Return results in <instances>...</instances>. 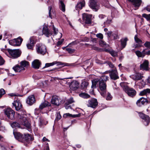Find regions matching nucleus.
Here are the masks:
<instances>
[{
    "label": "nucleus",
    "mask_w": 150,
    "mask_h": 150,
    "mask_svg": "<svg viewBox=\"0 0 150 150\" xmlns=\"http://www.w3.org/2000/svg\"><path fill=\"white\" fill-rule=\"evenodd\" d=\"M19 122V123H18L16 122H14L11 123V126L13 128H20V125H22L28 128L30 127V124L28 122L25 116H21L20 118Z\"/></svg>",
    "instance_id": "nucleus-1"
},
{
    "label": "nucleus",
    "mask_w": 150,
    "mask_h": 150,
    "mask_svg": "<svg viewBox=\"0 0 150 150\" xmlns=\"http://www.w3.org/2000/svg\"><path fill=\"white\" fill-rule=\"evenodd\" d=\"M2 51L4 52L6 54L7 51L13 58H16L19 57L21 54V52L19 49L11 50L7 49V50H3Z\"/></svg>",
    "instance_id": "nucleus-2"
},
{
    "label": "nucleus",
    "mask_w": 150,
    "mask_h": 150,
    "mask_svg": "<svg viewBox=\"0 0 150 150\" xmlns=\"http://www.w3.org/2000/svg\"><path fill=\"white\" fill-rule=\"evenodd\" d=\"M36 50L38 53L43 55L47 52L46 46L42 43H39L36 45Z\"/></svg>",
    "instance_id": "nucleus-3"
},
{
    "label": "nucleus",
    "mask_w": 150,
    "mask_h": 150,
    "mask_svg": "<svg viewBox=\"0 0 150 150\" xmlns=\"http://www.w3.org/2000/svg\"><path fill=\"white\" fill-rule=\"evenodd\" d=\"M107 85L105 82H99V87L100 91V93L102 96L103 97L105 96V94L106 92Z\"/></svg>",
    "instance_id": "nucleus-4"
},
{
    "label": "nucleus",
    "mask_w": 150,
    "mask_h": 150,
    "mask_svg": "<svg viewBox=\"0 0 150 150\" xmlns=\"http://www.w3.org/2000/svg\"><path fill=\"white\" fill-rule=\"evenodd\" d=\"M5 115L9 119L13 120L14 119L15 111L10 108H7L4 110Z\"/></svg>",
    "instance_id": "nucleus-5"
},
{
    "label": "nucleus",
    "mask_w": 150,
    "mask_h": 150,
    "mask_svg": "<svg viewBox=\"0 0 150 150\" xmlns=\"http://www.w3.org/2000/svg\"><path fill=\"white\" fill-rule=\"evenodd\" d=\"M123 88L124 90L129 96L132 97L136 94V91L132 88H129L127 86H124Z\"/></svg>",
    "instance_id": "nucleus-6"
},
{
    "label": "nucleus",
    "mask_w": 150,
    "mask_h": 150,
    "mask_svg": "<svg viewBox=\"0 0 150 150\" xmlns=\"http://www.w3.org/2000/svg\"><path fill=\"white\" fill-rule=\"evenodd\" d=\"M90 7L94 11H97L100 7L99 5L98 4L96 0H90Z\"/></svg>",
    "instance_id": "nucleus-7"
},
{
    "label": "nucleus",
    "mask_w": 150,
    "mask_h": 150,
    "mask_svg": "<svg viewBox=\"0 0 150 150\" xmlns=\"http://www.w3.org/2000/svg\"><path fill=\"white\" fill-rule=\"evenodd\" d=\"M134 40L136 44H134L133 47L135 48L140 47L142 46L143 43L142 40L138 38V35H135L134 37Z\"/></svg>",
    "instance_id": "nucleus-8"
},
{
    "label": "nucleus",
    "mask_w": 150,
    "mask_h": 150,
    "mask_svg": "<svg viewBox=\"0 0 150 150\" xmlns=\"http://www.w3.org/2000/svg\"><path fill=\"white\" fill-rule=\"evenodd\" d=\"M139 117L144 120V123L145 125H147L150 122V117L147 115L142 113L139 112Z\"/></svg>",
    "instance_id": "nucleus-9"
},
{
    "label": "nucleus",
    "mask_w": 150,
    "mask_h": 150,
    "mask_svg": "<svg viewBox=\"0 0 150 150\" xmlns=\"http://www.w3.org/2000/svg\"><path fill=\"white\" fill-rule=\"evenodd\" d=\"M22 41L23 39L19 37L13 40H10L9 42L10 44L11 45L14 46H19L21 45Z\"/></svg>",
    "instance_id": "nucleus-10"
},
{
    "label": "nucleus",
    "mask_w": 150,
    "mask_h": 150,
    "mask_svg": "<svg viewBox=\"0 0 150 150\" xmlns=\"http://www.w3.org/2000/svg\"><path fill=\"white\" fill-rule=\"evenodd\" d=\"M130 2L132 5L135 8V9H138L142 3V0H127Z\"/></svg>",
    "instance_id": "nucleus-11"
},
{
    "label": "nucleus",
    "mask_w": 150,
    "mask_h": 150,
    "mask_svg": "<svg viewBox=\"0 0 150 150\" xmlns=\"http://www.w3.org/2000/svg\"><path fill=\"white\" fill-rule=\"evenodd\" d=\"M92 15L91 14L84 13L83 14V20L87 24H91V18Z\"/></svg>",
    "instance_id": "nucleus-12"
},
{
    "label": "nucleus",
    "mask_w": 150,
    "mask_h": 150,
    "mask_svg": "<svg viewBox=\"0 0 150 150\" xmlns=\"http://www.w3.org/2000/svg\"><path fill=\"white\" fill-rule=\"evenodd\" d=\"M88 106L93 108H96L98 104L97 99L94 98L88 100Z\"/></svg>",
    "instance_id": "nucleus-13"
},
{
    "label": "nucleus",
    "mask_w": 150,
    "mask_h": 150,
    "mask_svg": "<svg viewBox=\"0 0 150 150\" xmlns=\"http://www.w3.org/2000/svg\"><path fill=\"white\" fill-rule=\"evenodd\" d=\"M110 76L111 79L114 80H115L119 78L117 71L115 69L112 70L110 72Z\"/></svg>",
    "instance_id": "nucleus-14"
},
{
    "label": "nucleus",
    "mask_w": 150,
    "mask_h": 150,
    "mask_svg": "<svg viewBox=\"0 0 150 150\" xmlns=\"http://www.w3.org/2000/svg\"><path fill=\"white\" fill-rule=\"evenodd\" d=\"M13 106L15 107V109L17 111L21 110L22 108V105L19 100L14 101L12 103Z\"/></svg>",
    "instance_id": "nucleus-15"
},
{
    "label": "nucleus",
    "mask_w": 150,
    "mask_h": 150,
    "mask_svg": "<svg viewBox=\"0 0 150 150\" xmlns=\"http://www.w3.org/2000/svg\"><path fill=\"white\" fill-rule=\"evenodd\" d=\"M35 96L33 95L29 96L27 98L26 102L30 105H32L35 102Z\"/></svg>",
    "instance_id": "nucleus-16"
},
{
    "label": "nucleus",
    "mask_w": 150,
    "mask_h": 150,
    "mask_svg": "<svg viewBox=\"0 0 150 150\" xmlns=\"http://www.w3.org/2000/svg\"><path fill=\"white\" fill-rule=\"evenodd\" d=\"M42 33L43 34L47 37H49L52 34V32L46 26L43 28Z\"/></svg>",
    "instance_id": "nucleus-17"
},
{
    "label": "nucleus",
    "mask_w": 150,
    "mask_h": 150,
    "mask_svg": "<svg viewBox=\"0 0 150 150\" xmlns=\"http://www.w3.org/2000/svg\"><path fill=\"white\" fill-rule=\"evenodd\" d=\"M107 34L109 37L110 38L112 37L114 40L117 39L119 38L118 35V33L117 32H115L112 33V32L109 31L107 33Z\"/></svg>",
    "instance_id": "nucleus-18"
},
{
    "label": "nucleus",
    "mask_w": 150,
    "mask_h": 150,
    "mask_svg": "<svg viewBox=\"0 0 150 150\" xmlns=\"http://www.w3.org/2000/svg\"><path fill=\"white\" fill-rule=\"evenodd\" d=\"M35 38L34 37H32L30 38V42L26 45L28 49H32L35 43L34 42V40Z\"/></svg>",
    "instance_id": "nucleus-19"
},
{
    "label": "nucleus",
    "mask_w": 150,
    "mask_h": 150,
    "mask_svg": "<svg viewBox=\"0 0 150 150\" xmlns=\"http://www.w3.org/2000/svg\"><path fill=\"white\" fill-rule=\"evenodd\" d=\"M13 134L15 138L18 140L19 141L21 142H23V135L21 134L19 132H13Z\"/></svg>",
    "instance_id": "nucleus-20"
},
{
    "label": "nucleus",
    "mask_w": 150,
    "mask_h": 150,
    "mask_svg": "<svg viewBox=\"0 0 150 150\" xmlns=\"http://www.w3.org/2000/svg\"><path fill=\"white\" fill-rule=\"evenodd\" d=\"M13 69L16 72H22L25 69V68L22 67L20 65H16L13 68Z\"/></svg>",
    "instance_id": "nucleus-21"
},
{
    "label": "nucleus",
    "mask_w": 150,
    "mask_h": 150,
    "mask_svg": "<svg viewBox=\"0 0 150 150\" xmlns=\"http://www.w3.org/2000/svg\"><path fill=\"white\" fill-rule=\"evenodd\" d=\"M85 5V2L84 0H81L75 6L76 9L77 10L81 9Z\"/></svg>",
    "instance_id": "nucleus-22"
},
{
    "label": "nucleus",
    "mask_w": 150,
    "mask_h": 150,
    "mask_svg": "<svg viewBox=\"0 0 150 150\" xmlns=\"http://www.w3.org/2000/svg\"><path fill=\"white\" fill-rule=\"evenodd\" d=\"M40 64L41 63L38 60L35 59L32 62V66L35 69H38L39 68Z\"/></svg>",
    "instance_id": "nucleus-23"
},
{
    "label": "nucleus",
    "mask_w": 150,
    "mask_h": 150,
    "mask_svg": "<svg viewBox=\"0 0 150 150\" xmlns=\"http://www.w3.org/2000/svg\"><path fill=\"white\" fill-rule=\"evenodd\" d=\"M130 77L134 80H140L143 76L139 73H136L130 76Z\"/></svg>",
    "instance_id": "nucleus-24"
},
{
    "label": "nucleus",
    "mask_w": 150,
    "mask_h": 150,
    "mask_svg": "<svg viewBox=\"0 0 150 150\" xmlns=\"http://www.w3.org/2000/svg\"><path fill=\"white\" fill-rule=\"evenodd\" d=\"M51 103L52 104L58 106L60 104L59 99L57 96H53L52 97L51 100Z\"/></svg>",
    "instance_id": "nucleus-25"
},
{
    "label": "nucleus",
    "mask_w": 150,
    "mask_h": 150,
    "mask_svg": "<svg viewBox=\"0 0 150 150\" xmlns=\"http://www.w3.org/2000/svg\"><path fill=\"white\" fill-rule=\"evenodd\" d=\"M50 103L47 101H45L44 102L42 103L39 106L40 109L42 110L43 108L50 106Z\"/></svg>",
    "instance_id": "nucleus-26"
},
{
    "label": "nucleus",
    "mask_w": 150,
    "mask_h": 150,
    "mask_svg": "<svg viewBox=\"0 0 150 150\" xmlns=\"http://www.w3.org/2000/svg\"><path fill=\"white\" fill-rule=\"evenodd\" d=\"M149 62L147 60H145L144 63L140 65L141 69L148 70V67Z\"/></svg>",
    "instance_id": "nucleus-27"
},
{
    "label": "nucleus",
    "mask_w": 150,
    "mask_h": 150,
    "mask_svg": "<svg viewBox=\"0 0 150 150\" xmlns=\"http://www.w3.org/2000/svg\"><path fill=\"white\" fill-rule=\"evenodd\" d=\"M50 66H52L55 64H57V65H62V67L66 66L65 64L61 62L54 61L52 62L49 63Z\"/></svg>",
    "instance_id": "nucleus-28"
},
{
    "label": "nucleus",
    "mask_w": 150,
    "mask_h": 150,
    "mask_svg": "<svg viewBox=\"0 0 150 150\" xmlns=\"http://www.w3.org/2000/svg\"><path fill=\"white\" fill-rule=\"evenodd\" d=\"M88 83L86 81H82L81 85V88L84 90H86L88 85Z\"/></svg>",
    "instance_id": "nucleus-29"
},
{
    "label": "nucleus",
    "mask_w": 150,
    "mask_h": 150,
    "mask_svg": "<svg viewBox=\"0 0 150 150\" xmlns=\"http://www.w3.org/2000/svg\"><path fill=\"white\" fill-rule=\"evenodd\" d=\"M144 50H143L142 52L139 50H137L135 51V52L138 57L143 58L145 56L144 53Z\"/></svg>",
    "instance_id": "nucleus-30"
},
{
    "label": "nucleus",
    "mask_w": 150,
    "mask_h": 150,
    "mask_svg": "<svg viewBox=\"0 0 150 150\" xmlns=\"http://www.w3.org/2000/svg\"><path fill=\"white\" fill-rule=\"evenodd\" d=\"M81 115V113H79L78 114L76 115H72L69 113H67L64 114V115L63 116L64 117H66L68 116V117H80Z\"/></svg>",
    "instance_id": "nucleus-31"
},
{
    "label": "nucleus",
    "mask_w": 150,
    "mask_h": 150,
    "mask_svg": "<svg viewBox=\"0 0 150 150\" xmlns=\"http://www.w3.org/2000/svg\"><path fill=\"white\" fill-rule=\"evenodd\" d=\"M150 93V89L149 88H147L144 90L140 92L139 95L141 96H143L147 94Z\"/></svg>",
    "instance_id": "nucleus-32"
},
{
    "label": "nucleus",
    "mask_w": 150,
    "mask_h": 150,
    "mask_svg": "<svg viewBox=\"0 0 150 150\" xmlns=\"http://www.w3.org/2000/svg\"><path fill=\"white\" fill-rule=\"evenodd\" d=\"M19 64L23 68L27 67L29 65V62L26 61L24 60L21 61L20 63Z\"/></svg>",
    "instance_id": "nucleus-33"
},
{
    "label": "nucleus",
    "mask_w": 150,
    "mask_h": 150,
    "mask_svg": "<svg viewBox=\"0 0 150 150\" xmlns=\"http://www.w3.org/2000/svg\"><path fill=\"white\" fill-rule=\"evenodd\" d=\"M59 8L63 12H64L65 11V6L63 2H59Z\"/></svg>",
    "instance_id": "nucleus-34"
},
{
    "label": "nucleus",
    "mask_w": 150,
    "mask_h": 150,
    "mask_svg": "<svg viewBox=\"0 0 150 150\" xmlns=\"http://www.w3.org/2000/svg\"><path fill=\"white\" fill-rule=\"evenodd\" d=\"M79 95L80 97L84 99H88L90 97V95L85 93H81L79 94Z\"/></svg>",
    "instance_id": "nucleus-35"
},
{
    "label": "nucleus",
    "mask_w": 150,
    "mask_h": 150,
    "mask_svg": "<svg viewBox=\"0 0 150 150\" xmlns=\"http://www.w3.org/2000/svg\"><path fill=\"white\" fill-rule=\"evenodd\" d=\"M128 39L127 38H125L121 40V45L122 49L124 48L126 46L127 42Z\"/></svg>",
    "instance_id": "nucleus-36"
},
{
    "label": "nucleus",
    "mask_w": 150,
    "mask_h": 150,
    "mask_svg": "<svg viewBox=\"0 0 150 150\" xmlns=\"http://www.w3.org/2000/svg\"><path fill=\"white\" fill-rule=\"evenodd\" d=\"M23 139L24 140L23 142H28L32 139L29 134H25L24 137L23 136Z\"/></svg>",
    "instance_id": "nucleus-37"
},
{
    "label": "nucleus",
    "mask_w": 150,
    "mask_h": 150,
    "mask_svg": "<svg viewBox=\"0 0 150 150\" xmlns=\"http://www.w3.org/2000/svg\"><path fill=\"white\" fill-rule=\"evenodd\" d=\"M99 79H93L92 81V85L91 86L92 87H96V86L97 83L98 82V84H99Z\"/></svg>",
    "instance_id": "nucleus-38"
},
{
    "label": "nucleus",
    "mask_w": 150,
    "mask_h": 150,
    "mask_svg": "<svg viewBox=\"0 0 150 150\" xmlns=\"http://www.w3.org/2000/svg\"><path fill=\"white\" fill-rule=\"evenodd\" d=\"M104 97L107 100H110L112 98V96L111 95L110 93L108 92L105 94V96Z\"/></svg>",
    "instance_id": "nucleus-39"
},
{
    "label": "nucleus",
    "mask_w": 150,
    "mask_h": 150,
    "mask_svg": "<svg viewBox=\"0 0 150 150\" xmlns=\"http://www.w3.org/2000/svg\"><path fill=\"white\" fill-rule=\"evenodd\" d=\"M108 79V77L106 76H103L99 78V81L105 82L107 81Z\"/></svg>",
    "instance_id": "nucleus-40"
},
{
    "label": "nucleus",
    "mask_w": 150,
    "mask_h": 150,
    "mask_svg": "<svg viewBox=\"0 0 150 150\" xmlns=\"http://www.w3.org/2000/svg\"><path fill=\"white\" fill-rule=\"evenodd\" d=\"M142 16L145 18L147 21H150V14L143 13L142 15Z\"/></svg>",
    "instance_id": "nucleus-41"
},
{
    "label": "nucleus",
    "mask_w": 150,
    "mask_h": 150,
    "mask_svg": "<svg viewBox=\"0 0 150 150\" xmlns=\"http://www.w3.org/2000/svg\"><path fill=\"white\" fill-rule=\"evenodd\" d=\"M143 50H145V51L144 52L145 56V55H150V48H146L144 49Z\"/></svg>",
    "instance_id": "nucleus-42"
},
{
    "label": "nucleus",
    "mask_w": 150,
    "mask_h": 150,
    "mask_svg": "<svg viewBox=\"0 0 150 150\" xmlns=\"http://www.w3.org/2000/svg\"><path fill=\"white\" fill-rule=\"evenodd\" d=\"M66 50L69 54H72L75 51V50L69 48H67L66 49Z\"/></svg>",
    "instance_id": "nucleus-43"
},
{
    "label": "nucleus",
    "mask_w": 150,
    "mask_h": 150,
    "mask_svg": "<svg viewBox=\"0 0 150 150\" xmlns=\"http://www.w3.org/2000/svg\"><path fill=\"white\" fill-rule=\"evenodd\" d=\"M146 85L145 82L143 81H141L139 83V86L140 88L144 87Z\"/></svg>",
    "instance_id": "nucleus-44"
},
{
    "label": "nucleus",
    "mask_w": 150,
    "mask_h": 150,
    "mask_svg": "<svg viewBox=\"0 0 150 150\" xmlns=\"http://www.w3.org/2000/svg\"><path fill=\"white\" fill-rule=\"evenodd\" d=\"M109 53L113 57H115L117 55V52L113 50H111L109 51Z\"/></svg>",
    "instance_id": "nucleus-45"
},
{
    "label": "nucleus",
    "mask_w": 150,
    "mask_h": 150,
    "mask_svg": "<svg viewBox=\"0 0 150 150\" xmlns=\"http://www.w3.org/2000/svg\"><path fill=\"white\" fill-rule=\"evenodd\" d=\"M75 85V86H73L75 89V88H77V86H78V83L75 81H74L72 82L70 85L71 86H73Z\"/></svg>",
    "instance_id": "nucleus-46"
},
{
    "label": "nucleus",
    "mask_w": 150,
    "mask_h": 150,
    "mask_svg": "<svg viewBox=\"0 0 150 150\" xmlns=\"http://www.w3.org/2000/svg\"><path fill=\"white\" fill-rule=\"evenodd\" d=\"M147 100L146 99L144 98L143 97H142L140 98V102L141 103V105H144L145 102H147Z\"/></svg>",
    "instance_id": "nucleus-47"
},
{
    "label": "nucleus",
    "mask_w": 150,
    "mask_h": 150,
    "mask_svg": "<svg viewBox=\"0 0 150 150\" xmlns=\"http://www.w3.org/2000/svg\"><path fill=\"white\" fill-rule=\"evenodd\" d=\"M74 102V101L73 98L71 97L67 101L66 103H67L68 104H69Z\"/></svg>",
    "instance_id": "nucleus-48"
},
{
    "label": "nucleus",
    "mask_w": 150,
    "mask_h": 150,
    "mask_svg": "<svg viewBox=\"0 0 150 150\" xmlns=\"http://www.w3.org/2000/svg\"><path fill=\"white\" fill-rule=\"evenodd\" d=\"M144 46L146 48H150V42L146 41L144 44Z\"/></svg>",
    "instance_id": "nucleus-49"
},
{
    "label": "nucleus",
    "mask_w": 150,
    "mask_h": 150,
    "mask_svg": "<svg viewBox=\"0 0 150 150\" xmlns=\"http://www.w3.org/2000/svg\"><path fill=\"white\" fill-rule=\"evenodd\" d=\"M73 78V77H68V78H64V79H62V78H57V77H54L53 78V79L54 80H57H57H63V79H72Z\"/></svg>",
    "instance_id": "nucleus-50"
},
{
    "label": "nucleus",
    "mask_w": 150,
    "mask_h": 150,
    "mask_svg": "<svg viewBox=\"0 0 150 150\" xmlns=\"http://www.w3.org/2000/svg\"><path fill=\"white\" fill-rule=\"evenodd\" d=\"M52 6H49L48 7V9H49V16L51 18H52V12L51 11V10H52Z\"/></svg>",
    "instance_id": "nucleus-51"
},
{
    "label": "nucleus",
    "mask_w": 150,
    "mask_h": 150,
    "mask_svg": "<svg viewBox=\"0 0 150 150\" xmlns=\"http://www.w3.org/2000/svg\"><path fill=\"white\" fill-rule=\"evenodd\" d=\"M4 62L5 61L0 55V65H3L4 64Z\"/></svg>",
    "instance_id": "nucleus-52"
},
{
    "label": "nucleus",
    "mask_w": 150,
    "mask_h": 150,
    "mask_svg": "<svg viewBox=\"0 0 150 150\" xmlns=\"http://www.w3.org/2000/svg\"><path fill=\"white\" fill-rule=\"evenodd\" d=\"M100 45L102 46H104L106 45V43L102 40H100L99 42Z\"/></svg>",
    "instance_id": "nucleus-53"
},
{
    "label": "nucleus",
    "mask_w": 150,
    "mask_h": 150,
    "mask_svg": "<svg viewBox=\"0 0 150 150\" xmlns=\"http://www.w3.org/2000/svg\"><path fill=\"white\" fill-rule=\"evenodd\" d=\"M99 17L101 19H106V17L103 14H100L99 16Z\"/></svg>",
    "instance_id": "nucleus-54"
},
{
    "label": "nucleus",
    "mask_w": 150,
    "mask_h": 150,
    "mask_svg": "<svg viewBox=\"0 0 150 150\" xmlns=\"http://www.w3.org/2000/svg\"><path fill=\"white\" fill-rule=\"evenodd\" d=\"M9 96H22L19 95L18 94H16V93H11L9 94L8 95Z\"/></svg>",
    "instance_id": "nucleus-55"
},
{
    "label": "nucleus",
    "mask_w": 150,
    "mask_h": 150,
    "mask_svg": "<svg viewBox=\"0 0 150 150\" xmlns=\"http://www.w3.org/2000/svg\"><path fill=\"white\" fill-rule=\"evenodd\" d=\"M111 21L110 20H108L106 22H104V24L105 25V26L108 25V24H110Z\"/></svg>",
    "instance_id": "nucleus-56"
},
{
    "label": "nucleus",
    "mask_w": 150,
    "mask_h": 150,
    "mask_svg": "<svg viewBox=\"0 0 150 150\" xmlns=\"http://www.w3.org/2000/svg\"><path fill=\"white\" fill-rule=\"evenodd\" d=\"M96 36L97 37L101 39H102L103 38V35L101 33L98 34L96 35Z\"/></svg>",
    "instance_id": "nucleus-57"
},
{
    "label": "nucleus",
    "mask_w": 150,
    "mask_h": 150,
    "mask_svg": "<svg viewBox=\"0 0 150 150\" xmlns=\"http://www.w3.org/2000/svg\"><path fill=\"white\" fill-rule=\"evenodd\" d=\"M0 94L2 96L5 94V91L3 88H1L0 89Z\"/></svg>",
    "instance_id": "nucleus-58"
},
{
    "label": "nucleus",
    "mask_w": 150,
    "mask_h": 150,
    "mask_svg": "<svg viewBox=\"0 0 150 150\" xmlns=\"http://www.w3.org/2000/svg\"><path fill=\"white\" fill-rule=\"evenodd\" d=\"M61 117V116L59 112H57V114L56 119L57 120H59Z\"/></svg>",
    "instance_id": "nucleus-59"
},
{
    "label": "nucleus",
    "mask_w": 150,
    "mask_h": 150,
    "mask_svg": "<svg viewBox=\"0 0 150 150\" xmlns=\"http://www.w3.org/2000/svg\"><path fill=\"white\" fill-rule=\"evenodd\" d=\"M144 10H146L150 12V5H148L144 8Z\"/></svg>",
    "instance_id": "nucleus-60"
},
{
    "label": "nucleus",
    "mask_w": 150,
    "mask_h": 150,
    "mask_svg": "<svg viewBox=\"0 0 150 150\" xmlns=\"http://www.w3.org/2000/svg\"><path fill=\"white\" fill-rule=\"evenodd\" d=\"M137 105L139 106H140L141 105V103L140 102V98L137 100L136 103Z\"/></svg>",
    "instance_id": "nucleus-61"
},
{
    "label": "nucleus",
    "mask_w": 150,
    "mask_h": 150,
    "mask_svg": "<svg viewBox=\"0 0 150 150\" xmlns=\"http://www.w3.org/2000/svg\"><path fill=\"white\" fill-rule=\"evenodd\" d=\"M69 104H68L67 103H65V108L67 109H68L69 108H71V107L70 106H69Z\"/></svg>",
    "instance_id": "nucleus-62"
},
{
    "label": "nucleus",
    "mask_w": 150,
    "mask_h": 150,
    "mask_svg": "<svg viewBox=\"0 0 150 150\" xmlns=\"http://www.w3.org/2000/svg\"><path fill=\"white\" fill-rule=\"evenodd\" d=\"M63 42V40H61L60 41H58L57 43V46H59Z\"/></svg>",
    "instance_id": "nucleus-63"
},
{
    "label": "nucleus",
    "mask_w": 150,
    "mask_h": 150,
    "mask_svg": "<svg viewBox=\"0 0 150 150\" xmlns=\"http://www.w3.org/2000/svg\"><path fill=\"white\" fill-rule=\"evenodd\" d=\"M108 65L111 68H113L114 67V65L112 64L111 62H108Z\"/></svg>",
    "instance_id": "nucleus-64"
}]
</instances>
